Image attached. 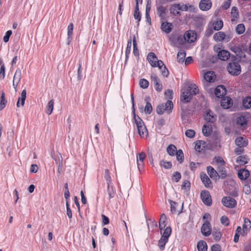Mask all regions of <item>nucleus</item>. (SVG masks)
Here are the masks:
<instances>
[{"mask_svg": "<svg viewBox=\"0 0 251 251\" xmlns=\"http://www.w3.org/2000/svg\"><path fill=\"white\" fill-rule=\"evenodd\" d=\"M131 100L132 102V113L133 114V123L137 127L138 133L141 138H144L147 136L148 132L144 124L143 121L135 114V103L133 94H131Z\"/></svg>", "mask_w": 251, "mask_h": 251, "instance_id": "obj_1", "label": "nucleus"}, {"mask_svg": "<svg viewBox=\"0 0 251 251\" xmlns=\"http://www.w3.org/2000/svg\"><path fill=\"white\" fill-rule=\"evenodd\" d=\"M198 92L199 89L197 86L195 84H192L187 88L182 89L180 98V100L185 103L189 102L192 100V97Z\"/></svg>", "mask_w": 251, "mask_h": 251, "instance_id": "obj_2", "label": "nucleus"}, {"mask_svg": "<svg viewBox=\"0 0 251 251\" xmlns=\"http://www.w3.org/2000/svg\"><path fill=\"white\" fill-rule=\"evenodd\" d=\"M235 58V56L231 57V62L228 64L226 69L231 75L237 76L241 72V68L239 63L236 61Z\"/></svg>", "mask_w": 251, "mask_h": 251, "instance_id": "obj_3", "label": "nucleus"}, {"mask_svg": "<svg viewBox=\"0 0 251 251\" xmlns=\"http://www.w3.org/2000/svg\"><path fill=\"white\" fill-rule=\"evenodd\" d=\"M173 108V104L171 100H168L164 104H161L157 106L156 108V112L158 115H162L165 111L168 114L172 112Z\"/></svg>", "mask_w": 251, "mask_h": 251, "instance_id": "obj_4", "label": "nucleus"}, {"mask_svg": "<svg viewBox=\"0 0 251 251\" xmlns=\"http://www.w3.org/2000/svg\"><path fill=\"white\" fill-rule=\"evenodd\" d=\"M203 118L207 123H214L217 120V115L211 110H206L203 115Z\"/></svg>", "mask_w": 251, "mask_h": 251, "instance_id": "obj_5", "label": "nucleus"}, {"mask_svg": "<svg viewBox=\"0 0 251 251\" xmlns=\"http://www.w3.org/2000/svg\"><path fill=\"white\" fill-rule=\"evenodd\" d=\"M223 204L229 208H232L235 207L237 202L236 200L230 197H224L222 200Z\"/></svg>", "mask_w": 251, "mask_h": 251, "instance_id": "obj_6", "label": "nucleus"}, {"mask_svg": "<svg viewBox=\"0 0 251 251\" xmlns=\"http://www.w3.org/2000/svg\"><path fill=\"white\" fill-rule=\"evenodd\" d=\"M201 197L202 202L207 206L212 204V199L208 191H202L201 192Z\"/></svg>", "mask_w": 251, "mask_h": 251, "instance_id": "obj_7", "label": "nucleus"}, {"mask_svg": "<svg viewBox=\"0 0 251 251\" xmlns=\"http://www.w3.org/2000/svg\"><path fill=\"white\" fill-rule=\"evenodd\" d=\"M184 40L188 43H193L197 39V34L193 30H190L187 31L184 35Z\"/></svg>", "mask_w": 251, "mask_h": 251, "instance_id": "obj_8", "label": "nucleus"}, {"mask_svg": "<svg viewBox=\"0 0 251 251\" xmlns=\"http://www.w3.org/2000/svg\"><path fill=\"white\" fill-rule=\"evenodd\" d=\"M202 234L206 237L209 236L211 233V228L210 223L206 221L202 225L201 227Z\"/></svg>", "mask_w": 251, "mask_h": 251, "instance_id": "obj_9", "label": "nucleus"}, {"mask_svg": "<svg viewBox=\"0 0 251 251\" xmlns=\"http://www.w3.org/2000/svg\"><path fill=\"white\" fill-rule=\"evenodd\" d=\"M156 12L157 15L160 18L161 20L165 19L167 12V9L166 7L159 4L156 7Z\"/></svg>", "mask_w": 251, "mask_h": 251, "instance_id": "obj_10", "label": "nucleus"}, {"mask_svg": "<svg viewBox=\"0 0 251 251\" xmlns=\"http://www.w3.org/2000/svg\"><path fill=\"white\" fill-rule=\"evenodd\" d=\"M226 93V88L223 85H219L215 89L214 94L217 98H222Z\"/></svg>", "mask_w": 251, "mask_h": 251, "instance_id": "obj_11", "label": "nucleus"}, {"mask_svg": "<svg viewBox=\"0 0 251 251\" xmlns=\"http://www.w3.org/2000/svg\"><path fill=\"white\" fill-rule=\"evenodd\" d=\"M212 6V2L210 0H201L199 3L200 9L202 11H207Z\"/></svg>", "mask_w": 251, "mask_h": 251, "instance_id": "obj_12", "label": "nucleus"}, {"mask_svg": "<svg viewBox=\"0 0 251 251\" xmlns=\"http://www.w3.org/2000/svg\"><path fill=\"white\" fill-rule=\"evenodd\" d=\"M200 176L201 180L205 187L210 188L212 187L211 181L205 173H201Z\"/></svg>", "mask_w": 251, "mask_h": 251, "instance_id": "obj_13", "label": "nucleus"}, {"mask_svg": "<svg viewBox=\"0 0 251 251\" xmlns=\"http://www.w3.org/2000/svg\"><path fill=\"white\" fill-rule=\"evenodd\" d=\"M238 176L241 180H246L250 175V172L246 169H241L238 171Z\"/></svg>", "mask_w": 251, "mask_h": 251, "instance_id": "obj_14", "label": "nucleus"}, {"mask_svg": "<svg viewBox=\"0 0 251 251\" xmlns=\"http://www.w3.org/2000/svg\"><path fill=\"white\" fill-rule=\"evenodd\" d=\"M173 26L172 23L167 22H162L161 25L162 30L166 33H170L173 29Z\"/></svg>", "mask_w": 251, "mask_h": 251, "instance_id": "obj_15", "label": "nucleus"}, {"mask_svg": "<svg viewBox=\"0 0 251 251\" xmlns=\"http://www.w3.org/2000/svg\"><path fill=\"white\" fill-rule=\"evenodd\" d=\"M106 193L108 195L109 200H110L115 197L116 190L113 184L107 185Z\"/></svg>", "mask_w": 251, "mask_h": 251, "instance_id": "obj_16", "label": "nucleus"}, {"mask_svg": "<svg viewBox=\"0 0 251 251\" xmlns=\"http://www.w3.org/2000/svg\"><path fill=\"white\" fill-rule=\"evenodd\" d=\"M26 95V91L25 89H24L22 91L21 96L18 98V100L17 102L16 105L18 107H20V106H23L24 105Z\"/></svg>", "mask_w": 251, "mask_h": 251, "instance_id": "obj_17", "label": "nucleus"}, {"mask_svg": "<svg viewBox=\"0 0 251 251\" xmlns=\"http://www.w3.org/2000/svg\"><path fill=\"white\" fill-rule=\"evenodd\" d=\"M145 154L143 152L140 153L137 155V164L139 170H140V168H142L144 166V161L145 158Z\"/></svg>", "mask_w": 251, "mask_h": 251, "instance_id": "obj_18", "label": "nucleus"}, {"mask_svg": "<svg viewBox=\"0 0 251 251\" xmlns=\"http://www.w3.org/2000/svg\"><path fill=\"white\" fill-rule=\"evenodd\" d=\"M218 56L219 59L223 61H226L229 58L230 53L227 50H223L218 52Z\"/></svg>", "mask_w": 251, "mask_h": 251, "instance_id": "obj_19", "label": "nucleus"}, {"mask_svg": "<svg viewBox=\"0 0 251 251\" xmlns=\"http://www.w3.org/2000/svg\"><path fill=\"white\" fill-rule=\"evenodd\" d=\"M151 98L150 97H146L145 98V101L146 102L144 108V112L146 114H150L152 111V107L151 104L150 102Z\"/></svg>", "mask_w": 251, "mask_h": 251, "instance_id": "obj_20", "label": "nucleus"}, {"mask_svg": "<svg viewBox=\"0 0 251 251\" xmlns=\"http://www.w3.org/2000/svg\"><path fill=\"white\" fill-rule=\"evenodd\" d=\"M236 145L240 148L245 147L248 145V141L242 137H238L235 141Z\"/></svg>", "mask_w": 251, "mask_h": 251, "instance_id": "obj_21", "label": "nucleus"}, {"mask_svg": "<svg viewBox=\"0 0 251 251\" xmlns=\"http://www.w3.org/2000/svg\"><path fill=\"white\" fill-rule=\"evenodd\" d=\"M237 124L240 128H245L247 126V120L245 116H241L237 118Z\"/></svg>", "mask_w": 251, "mask_h": 251, "instance_id": "obj_22", "label": "nucleus"}, {"mask_svg": "<svg viewBox=\"0 0 251 251\" xmlns=\"http://www.w3.org/2000/svg\"><path fill=\"white\" fill-rule=\"evenodd\" d=\"M225 164H222L217 166V171L220 174L219 177L222 179H224L226 176V171L225 168Z\"/></svg>", "mask_w": 251, "mask_h": 251, "instance_id": "obj_23", "label": "nucleus"}, {"mask_svg": "<svg viewBox=\"0 0 251 251\" xmlns=\"http://www.w3.org/2000/svg\"><path fill=\"white\" fill-rule=\"evenodd\" d=\"M131 45H132V40L131 37H130V39L127 41V46L126 50V58L125 64H126L127 62V61L129 58V54L130 53L131 50Z\"/></svg>", "mask_w": 251, "mask_h": 251, "instance_id": "obj_24", "label": "nucleus"}, {"mask_svg": "<svg viewBox=\"0 0 251 251\" xmlns=\"http://www.w3.org/2000/svg\"><path fill=\"white\" fill-rule=\"evenodd\" d=\"M221 106L225 109L229 108L232 104V100L229 97L226 99H223L221 100Z\"/></svg>", "mask_w": 251, "mask_h": 251, "instance_id": "obj_25", "label": "nucleus"}, {"mask_svg": "<svg viewBox=\"0 0 251 251\" xmlns=\"http://www.w3.org/2000/svg\"><path fill=\"white\" fill-rule=\"evenodd\" d=\"M212 132V127L211 125H204L202 128V132L205 136H208L211 135Z\"/></svg>", "mask_w": 251, "mask_h": 251, "instance_id": "obj_26", "label": "nucleus"}, {"mask_svg": "<svg viewBox=\"0 0 251 251\" xmlns=\"http://www.w3.org/2000/svg\"><path fill=\"white\" fill-rule=\"evenodd\" d=\"M181 10V7L179 4H175L170 8V13L174 15L179 14V10Z\"/></svg>", "mask_w": 251, "mask_h": 251, "instance_id": "obj_27", "label": "nucleus"}, {"mask_svg": "<svg viewBox=\"0 0 251 251\" xmlns=\"http://www.w3.org/2000/svg\"><path fill=\"white\" fill-rule=\"evenodd\" d=\"M166 220L167 217L165 214L163 213L161 215L159 222V227L160 231H162L166 225Z\"/></svg>", "mask_w": 251, "mask_h": 251, "instance_id": "obj_28", "label": "nucleus"}, {"mask_svg": "<svg viewBox=\"0 0 251 251\" xmlns=\"http://www.w3.org/2000/svg\"><path fill=\"white\" fill-rule=\"evenodd\" d=\"M206 171L207 174L211 178H215L218 176L217 171L210 166L207 167Z\"/></svg>", "mask_w": 251, "mask_h": 251, "instance_id": "obj_29", "label": "nucleus"}, {"mask_svg": "<svg viewBox=\"0 0 251 251\" xmlns=\"http://www.w3.org/2000/svg\"><path fill=\"white\" fill-rule=\"evenodd\" d=\"M161 237L169 240V238L170 236L172 233V228L170 226H167L162 232L160 231Z\"/></svg>", "mask_w": 251, "mask_h": 251, "instance_id": "obj_30", "label": "nucleus"}, {"mask_svg": "<svg viewBox=\"0 0 251 251\" xmlns=\"http://www.w3.org/2000/svg\"><path fill=\"white\" fill-rule=\"evenodd\" d=\"M226 36V35L224 32L219 31L214 34L213 38L217 42H221L225 39Z\"/></svg>", "mask_w": 251, "mask_h": 251, "instance_id": "obj_31", "label": "nucleus"}, {"mask_svg": "<svg viewBox=\"0 0 251 251\" xmlns=\"http://www.w3.org/2000/svg\"><path fill=\"white\" fill-rule=\"evenodd\" d=\"M205 148V142L202 141H197L195 143V149L196 151L201 152Z\"/></svg>", "mask_w": 251, "mask_h": 251, "instance_id": "obj_32", "label": "nucleus"}, {"mask_svg": "<svg viewBox=\"0 0 251 251\" xmlns=\"http://www.w3.org/2000/svg\"><path fill=\"white\" fill-rule=\"evenodd\" d=\"M197 249L198 251H207V245L206 243L203 241L201 240L197 243Z\"/></svg>", "mask_w": 251, "mask_h": 251, "instance_id": "obj_33", "label": "nucleus"}, {"mask_svg": "<svg viewBox=\"0 0 251 251\" xmlns=\"http://www.w3.org/2000/svg\"><path fill=\"white\" fill-rule=\"evenodd\" d=\"M203 77L205 80L209 82H213L215 80V75L213 72L209 71L205 73Z\"/></svg>", "mask_w": 251, "mask_h": 251, "instance_id": "obj_34", "label": "nucleus"}, {"mask_svg": "<svg viewBox=\"0 0 251 251\" xmlns=\"http://www.w3.org/2000/svg\"><path fill=\"white\" fill-rule=\"evenodd\" d=\"M248 158L247 155H240L238 156L236 159V163L240 165H244L248 163Z\"/></svg>", "mask_w": 251, "mask_h": 251, "instance_id": "obj_35", "label": "nucleus"}, {"mask_svg": "<svg viewBox=\"0 0 251 251\" xmlns=\"http://www.w3.org/2000/svg\"><path fill=\"white\" fill-rule=\"evenodd\" d=\"M147 60L152 66V65H153V63H155L157 60V58L154 53L151 52L148 54Z\"/></svg>", "mask_w": 251, "mask_h": 251, "instance_id": "obj_36", "label": "nucleus"}, {"mask_svg": "<svg viewBox=\"0 0 251 251\" xmlns=\"http://www.w3.org/2000/svg\"><path fill=\"white\" fill-rule=\"evenodd\" d=\"M177 151L176 148L174 145L170 144L167 148V152L170 156H174Z\"/></svg>", "mask_w": 251, "mask_h": 251, "instance_id": "obj_37", "label": "nucleus"}, {"mask_svg": "<svg viewBox=\"0 0 251 251\" xmlns=\"http://www.w3.org/2000/svg\"><path fill=\"white\" fill-rule=\"evenodd\" d=\"M186 52L183 50H180L177 54V60L179 63H183L185 60Z\"/></svg>", "mask_w": 251, "mask_h": 251, "instance_id": "obj_38", "label": "nucleus"}, {"mask_svg": "<svg viewBox=\"0 0 251 251\" xmlns=\"http://www.w3.org/2000/svg\"><path fill=\"white\" fill-rule=\"evenodd\" d=\"M168 240H169L161 237L158 242V246L161 251H163L164 250L165 245L168 242Z\"/></svg>", "mask_w": 251, "mask_h": 251, "instance_id": "obj_39", "label": "nucleus"}, {"mask_svg": "<svg viewBox=\"0 0 251 251\" xmlns=\"http://www.w3.org/2000/svg\"><path fill=\"white\" fill-rule=\"evenodd\" d=\"M243 105L246 109H249L251 108V97H247L244 98L243 100Z\"/></svg>", "mask_w": 251, "mask_h": 251, "instance_id": "obj_40", "label": "nucleus"}, {"mask_svg": "<svg viewBox=\"0 0 251 251\" xmlns=\"http://www.w3.org/2000/svg\"><path fill=\"white\" fill-rule=\"evenodd\" d=\"M54 106V100H51L48 103L46 112L48 115H50L52 112Z\"/></svg>", "mask_w": 251, "mask_h": 251, "instance_id": "obj_41", "label": "nucleus"}, {"mask_svg": "<svg viewBox=\"0 0 251 251\" xmlns=\"http://www.w3.org/2000/svg\"><path fill=\"white\" fill-rule=\"evenodd\" d=\"M133 16L134 19L137 20L136 22L138 23V25H139L141 19V14L139 12V7L135 6Z\"/></svg>", "mask_w": 251, "mask_h": 251, "instance_id": "obj_42", "label": "nucleus"}, {"mask_svg": "<svg viewBox=\"0 0 251 251\" xmlns=\"http://www.w3.org/2000/svg\"><path fill=\"white\" fill-rule=\"evenodd\" d=\"M213 28L215 30H220L223 26V22L222 20L215 21L213 24Z\"/></svg>", "mask_w": 251, "mask_h": 251, "instance_id": "obj_43", "label": "nucleus"}, {"mask_svg": "<svg viewBox=\"0 0 251 251\" xmlns=\"http://www.w3.org/2000/svg\"><path fill=\"white\" fill-rule=\"evenodd\" d=\"M132 42H133V54L135 56H138L139 55V53L138 49L137 48L136 37H135V35H134L133 37Z\"/></svg>", "mask_w": 251, "mask_h": 251, "instance_id": "obj_44", "label": "nucleus"}, {"mask_svg": "<svg viewBox=\"0 0 251 251\" xmlns=\"http://www.w3.org/2000/svg\"><path fill=\"white\" fill-rule=\"evenodd\" d=\"M176 160L181 163L184 160V154L182 150H178L176 153Z\"/></svg>", "mask_w": 251, "mask_h": 251, "instance_id": "obj_45", "label": "nucleus"}, {"mask_svg": "<svg viewBox=\"0 0 251 251\" xmlns=\"http://www.w3.org/2000/svg\"><path fill=\"white\" fill-rule=\"evenodd\" d=\"M159 164L161 167H163L164 168L166 169H171L172 167L171 162L166 161L164 160H161L159 162Z\"/></svg>", "mask_w": 251, "mask_h": 251, "instance_id": "obj_46", "label": "nucleus"}, {"mask_svg": "<svg viewBox=\"0 0 251 251\" xmlns=\"http://www.w3.org/2000/svg\"><path fill=\"white\" fill-rule=\"evenodd\" d=\"M190 186L191 184L190 181L187 180H185L183 182L181 185V189L187 193L190 190Z\"/></svg>", "mask_w": 251, "mask_h": 251, "instance_id": "obj_47", "label": "nucleus"}, {"mask_svg": "<svg viewBox=\"0 0 251 251\" xmlns=\"http://www.w3.org/2000/svg\"><path fill=\"white\" fill-rule=\"evenodd\" d=\"M21 71L19 68H18L15 73L13 81L17 82V83H19L21 80Z\"/></svg>", "mask_w": 251, "mask_h": 251, "instance_id": "obj_48", "label": "nucleus"}, {"mask_svg": "<svg viewBox=\"0 0 251 251\" xmlns=\"http://www.w3.org/2000/svg\"><path fill=\"white\" fill-rule=\"evenodd\" d=\"M233 51L240 58L245 57V53L243 52L242 50L239 47H235L233 49Z\"/></svg>", "mask_w": 251, "mask_h": 251, "instance_id": "obj_49", "label": "nucleus"}, {"mask_svg": "<svg viewBox=\"0 0 251 251\" xmlns=\"http://www.w3.org/2000/svg\"><path fill=\"white\" fill-rule=\"evenodd\" d=\"M4 96V93L2 92L0 96V110L3 109L5 107L7 103V100H5Z\"/></svg>", "mask_w": 251, "mask_h": 251, "instance_id": "obj_50", "label": "nucleus"}, {"mask_svg": "<svg viewBox=\"0 0 251 251\" xmlns=\"http://www.w3.org/2000/svg\"><path fill=\"white\" fill-rule=\"evenodd\" d=\"M104 178L106 180V184H112L111 182V178L110 175L109 171L108 169L105 170L104 171Z\"/></svg>", "mask_w": 251, "mask_h": 251, "instance_id": "obj_51", "label": "nucleus"}, {"mask_svg": "<svg viewBox=\"0 0 251 251\" xmlns=\"http://www.w3.org/2000/svg\"><path fill=\"white\" fill-rule=\"evenodd\" d=\"M245 27L243 24H240L236 26V32L239 35L243 34L245 32Z\"/></svg>", "mask_w": 251, "mask_h": 251, "instance_id": "obj_52", "label": "nucleus"}, {"mask_svg": "<svg viewBox=\"0 0 251 251\" xmlns=\"http://www.w3.org/2000/svg\"><path fill=\"white\" fill-rule=\"evenodd\" d=\"M251 227V222L248 218H245L244 224L243 225V230L244 232L247 231L248 227Z\"/></svg>", "mask_w": 251, "mask_h": 251, "instance_id": "obj_53", "label": "nucleus"}, {"mask_svg": "<svg viewBox=\"0 0 251 251\" xmlns=\"http://www.w3.org/2000/svg\"><path fill=\"white\" fill-rule=\"evenodd\" d=\"M74 29V25L73 23H71L69 25L67 28V35L68 39H71L72 37V34Z\"/></svg>", "mask_w": 251, "mask_h": 251, "instance_id": "obj_54", "label": "nucleus"}, {"mask_svg": "<svg viewBox=\"0 0 251 251\" xmlns=\"http://www.w3.org/2000/svg\"><path fill=\"white\" fill-rule=\"evenodd\" d=\"M170 203L171 205V211L173 213H176L177 212V207L178 206V204L175 201L170 200Z\"/></svg>", "mask_w": 251, "mask_h": 251, "instance_id": "obj_55", "label": "nucleus"}, {"mask_svg": "<svg viewBox=\"0 0 251 251\" xmlns=\"http://www.w3.org/2000/svg\"><path fill=\"white\" fill-rule=\"evenodd\" d=\"M139 84L142 88L146 89L149 87V82L147 79L142 78L140 80Z\"/></svg>", "mask_w": 251, "mask_h": 251, "instance_id": "obj_56", "label": "nucleus"}, {"mask_svg": "<svg viewBox=\"0 0 251 251\" xmlns=\"http://www.w3.org/2000/svg\"><path fill=\"white\" fill-rule=\"evenodd\" d=\"M181 175L178 172H176L172 176V180L178 182L181 179Z\"/></svg>", "mask_w": 251, "mask_h": 251, "instance_id": "obj_57", "label": "nucleus"}, {"mask_svg": "<svg viewBox=\"0 0 251 251\" xmlns=\"http://www.w3.org/2000/svg\"><path fill=\"white\" fill-rule=\"evenodd\" d=\"M165 66L163 62L160 60H157L155 62V63H153V65H152V67H158L159 70H161L162 67Z\"/></svg>", "mask_w": 251, "mask_h": 251, "instance_id": "obj_58", "label": "nucleus"}, {"mask_svg": "<svg viewBox=\"0 0 251 251\" xmlns=\"http://www.w3.org/2000/svg\"><path fill=\"white\" fill-rule=\"evenodd\" d=\"M214 160L215 162L217 164V166L222 165V164H225L226 163L223 158L221 156H215L214 158Z\"/></svg>", "mask_w": 251, "mask_h": 251, "instance_id": "obj_59", "label": "nucleus"}, {"mask_svg": "<svg viewBox=\"0 0 251 251\" xmlns=\"http://www.w3.org/2000/svg\"><path fill=\"white\" fill-rule=\"evenodd\" d=\"M186 136L190 138H192L195 135V131L192 129H187L185 133Z\"/></svg>", "mask_w": 251, "mask_h": 251, "instance_id": "obj_60", "label": "nucleus"}, {"mask_svg": "<svg viewBox=\"0 0 251 251\" xmlns=\"http://www.w3.org/2000/svg\"><path fill=\"white\" fill-rule=\"evenodd\" d=\"M213 236L214 239H215V240L216 241H219L221 239V238L222 236V234L219 231H213Z\"/></svg>", "mask_w": 251, "mask_h": 251, "instance_id": "obj_61", "label": "nucleus"}, {"mask_svg": "<svg viewBox=\"0 0 251 251\" xmlns=\"http://www.w3.org/2000/svg\"><path fill=\"white\" fill-rule=\"evenodd\" d=\"M12 33V31L10 30L6 31V32L5 33V34L3 38V40L4 42L6 43L9 41V38H10V36L11 35Z\"/></svg>", "mask_w": 251, "mask_h": 251, "instance_id": "obj_62", "label": "nucleus"}, {"mask_svg": "<svg viewBox=\"0 0 251 251\" xmlns=\"http://www.w3.org/2000/svg\"><path fill=\"white\" fill-rule=\"evenodd\" d=\"M221 222L222 225L227 226L229 225L228 219L226 216H222L221 218Z\"/></svg>", "mask_w": 251, "mask_h": 251, "instance_id": "obj_63", "label": "nucleus"}, {"mask_svg": "<svg viewBox=\"0 0 251 251\" xmlns=\"http://www.w3.org/2000/svg\"><path fill=\"white\" fill-rule=\"evenodd\" d=\"M211 251H221V247L220 245L216 244L211 247Z\"/></svg>", "mask_w": 251, "mask_h": 251, "instance_id": "obj_64", "label": "nucleus"}]
</instances>
